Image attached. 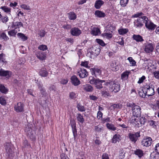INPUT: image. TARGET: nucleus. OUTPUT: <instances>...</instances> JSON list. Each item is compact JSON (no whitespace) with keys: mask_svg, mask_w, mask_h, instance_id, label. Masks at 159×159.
I'll return each instance as SVG.
<instances>
[{"mask_svg":"<svg viewBox=\"0 0 159 159\" xmlns=\"http://www.w3.org/2000/svg\"><path fill=\"white\" fill-rule=\"evenodd\" d=\"M110 85V90L111 92H118L120 90V85L116 80H108V85Z\"/></svg>","mask_w":159,"mask_h":159,"instance_id":"2","label":"nucleus"},{"mask_svg":"<svg viewBox=\"0 0 159 159\" xmlns=\"http://www.w3.org/2000/svg\"><path fill=\"white\" fill-rule=\"evenodd\" d=\"M99 47L100 46L98 45H95L93 47L92 51V54L95 56H98L100 51Z\"/></svg>","mask_w":159,"mask_h":159,"instance_id":"15","label":"nucleus"},{"mask_svg":"<svg viewBox=\"0 0 159 159\" xmlns=\"http://www.w3.org/2000/svg\"><path fill=\"white\" fill-rule=\"evenodd\" d=\"M144 90L145 91V94L148 97L152 96L154 94V88L151 84L146 85Z\"/></svg>","mask_w":159,"mask_h":159,"instance_id":"4","label":"nucleus"},{"mask_svg":"<svg viewBox=\"0 0 159 159\" xmlns=\"http://www.w3.org/2000/svg\"><path fill=\"white\" fill-rule=\"evenodd\" d=\"M84 90L87 92H91L93 90V87L91 85L87 84L84 86Z\"/></svg>","mask_w":159,"mask_h":159,"instance_id":"25","label":"nucleus"},{"mask_svg":"<svg viewBox=\"0 0 159 159\" xmlns=\"http://www.w3.org/2000/svg\"><path fill=\"white\" fill-rule=\"evenodd\" d=\"M141 16L137 19V20H135L134 22V26L136 28H140L142 27L143 24V23L145 22V21L143 19V16Z\"/></svg>","mask_w":159,"mask_h":159,"instance_id":"8","label":"nucleus"},{"mask_svg":"<svg viewBox=\"0 0 159 159\" xmlns=\"http://www.w3.org/2000/svg\"><path fill=\"white\" fill-rule=\"evenodd\" d=\"M104 3V2L101 0H97L95 2L94 7L97 9H99Z\"/></svg>","mask_w":159,"mask_h":159,"instance_id":"21","label":"nucleus"},{"mask_svg":"<svg viewBox=\"0 0 159 159\" xmlns=\"http://www.w3.org/2000/svg\"><path fill=\"white\" fill-rule=\"evenodd\" d=\"M103 114L100 111H98L97 113V117L98 119H100L101 118H102V116Z\"/></svg>","mask_w":159,"mask_h":159,"instance_id":"59","label":"nucleus"},{"mask_svg":"<svg viewBox=\"0 0 159 159\" xmlns=\"http://www.w3.org/2000/svg\"><path fill=\"white\" fill-rule=\"evenodd\" d=\"M136 106V105L133 102L128 103L127 104V106L128 107L131 108L132 109H133L135 106Z\"/></svg>","mask_w":159,"mask_h":159,"instance_id":"55","label":"nucleus"},{"mask_svg":"<svg viewBox=\"0 0 159 159\" xmlns=\"http://www.w3.org/2000/svg\"><path fill=\"white\" fill-rule=\"evenodd\" d=\"M1 8L5 12L10 14L11 11V8L8 7L7 6H4L1 7Z\"/></svg>","mask_w":159,"mask_h":159,"instance_id":"34","label":"nucleus"},{"mask_svg":"<svg viewBox=\"0 0 159 159\" xmlns=\"http://www.w3.org/2000/svg\"><path fill=\"white\" fill-rule=\"evenodd\" d=\"M71 82L75 86H77L80 84V81L75 75L72 76L71 78Z\"/></svg>","mask_w":159,"mask_h":159,"instance_id":"19","label":"nucleus"},{"mask_svg":"<svg viewBox=\"0 0 159 159\" xmlns=\"http://www.w3.org/2000/svg\"><path fill=\"white\" fill-rule=\"evenodd\" d=\"M23 25L21 22H16L13 24L12 27L15 28V29L17 28H19L20 26L23 27Z\"/></svg>","mask_w":159,"mask_h":159,"instance_id":"29","label":"nucleus"},{"mask_svg":"<svg viewBox=\"0 0 159 159\" xmlns=\"http://www.w3.org/2000/svg\"><path fill=\"white\" fill-rule=\"evenodd\" d=\"M129 0H120V3L121 6L124 7L126 6Z\"/></svg>","mask_w":159,"mask_h":159,"instance_id":"47","label":"nucleus"},{"mask_svg":"<svg viewBox=\"0 0 159 159\" xmlns=\"http://www.w3.org/2000/svg\"><path fill=\"white\" fill-rule=\"evenodd\" d=\"M37 58L41 61L45 60L46 58V52L40 51H36L35 52Z\"/></svg>","mask_w":159,"mask_h":159,"instance_id":"6","label":"nucleus"},{"mask_svg":"<svg viewBox=\"0 0 159 159\" xmlns=\"http://www.w3.org/2000/svg\"><path fill=\"white\" fill-rule=\"evenodd\" d=\"M12 72L8 70H5L2 69L0 70V76L5 77L6 78L8 79L11 76Z\"/></svg>","mask_w":159,"mask_h":159,"instance_id":"12","label":"nucleus"},{"mask_svg":"<svg viewBox=\"0 0 159 159\" xmlns=\"http://www.w3.org/2000/svg\"><path fill=\"white\" fill-rule=\"evenodd\" d=\"M77 95L74 92H71L70 93L69 96L70 98L72 99H75L77 97Z\"/></svg>","mask_w":159,"mask_h":159,"instance_id":"49","label":"nucleus"},{"mask_svg":"<svg viewBox=\"0 0 159 159\" xmlns=\"http://www.w3.org/2000/svg\"><path fill=\"white\" fill-rule=\"evenodd\" d=\"M39 74L42 77H45L47 76L48 72L46 68H43L42 69L39 71Z\"/></svg>","mask_w":159,"mask_h":159,"instance_id":"24","label":"nucleus"},{"mask_svg":"<svg viewBox=\"0 0 159 159\" xmlns=\"http://www.w3.org/2000/svg\"><path fill=\"white\" fill-rule=\"evenodd\" d=\"M4 147L6 152L9 153H11L12 152V146L9 143H6L4 144Z\"/></svg>","mask_w":159,"mask_h":159,"instance_id":"18","label":"nucleus"},{"mask_svg":"<svg viewBox=\"0 0 159 159\" xmlns=\"http://www.w3.org/2000/svg\"><path fill=\"white\" fill-rule=\"evenodd\" d=\"M89 62L88 61H82L81 62V65L82 66H84L86 68H89V67L88 66Z\"/></svg>","mask_w":159,"mask_h":159,"instance_id":"50","label":"nucleus"},{"mask_svg":"<svg viewBox=\"0 0 159 159\" xmlns=\"http://www.w3.org/2000/svg\"><path fill=\"white\" fill-rule=\"evenodd\" d=\"M154 77L157 79H159V71H156L153 73Z\"/></svg>","mask_w":159,"mask_h":159,"instance_id":"63","label":"nucleus"},{"mask_svg":"<svg viewBox=\"0 0 159 159\" xmlns=\"http://www.w3.org/2000/svg\"><path fill=\"white\" fill-rule=\"evenodd\" d=\"M152 142V138L150 137H147L146 138H144L142 139L141 142V144L144 147H148L151 145Z\"/></svg>","mask_w":159,"mask_h":159,"instance_id":"7","label":"nucleus"},{"mask_svg":"<svg viewBox=\"0 0 159 159\" xmlns=\"http://www.w3.org/2000/svg\"><path fill=\"white\" fill-rule=\"evenodd\" d=\"M24 105L21 102H18L14 107L15 110L17 112H21L24 111Z\"/></svg>","mask_w":159,"mask_h":159,"instance_id":"14","label":"nucleus"},{"mask_svg":"<svg viewBox=\"0 0 159 159\" xmlns=\"http://www.w3.org/2000/svg\"><path fill=\"white\" fill-rule=\"evenodd\" d=\"M143 14L142 12H140L137 13L136 14H134L132 16V17H141V16H143Z\"/></svg>","mask_w":159,"mask_h":159,"instance_id":"52","label":"nucleus"},{"mask_svg":"<svg viewBox=\"0 0 159 159\" xmlns=\"http://www.w3.org/2000/svg\"><path fill=\"white\" fill-rule=\"evenodd\" d=\"M8 17L7 16H2L1 19L2 22L5 23L8 21Z\"/></svg>","mask_w":159,"mask_h":159,"instance_id":"53","label":"nucleus"},{"mask_svg":"<svg viewBox=\"0 0 159 159\" xmlns=\"http://www.w3.org/2000/svg\"><path fill=\"white\" fill-rule=\"evenodd\" d=\"M4 54L2 53L0 54V62H4L5 59L4 58Z\"/></svg>","mask_w":159,"mask_h":159,"instance_id":"60","label":"nucleus"},{"mask_svg":"<svg viewBox=\"0 0 159 159\" xmlns=\"http://www.w3.org/2000/svg\"><path fill=\"white\" fill-rule=\"evenodd\" d=\"M134 153L138 156L139 158H141L143 156V151L140 149H137L134 151Z\"/></svg>","mask_w":159,"mask_h":159,"instance_id":"27","label":"nucleus"},{"mask_svg":"<svg viewBox=\"0 0 159 159\" xmlns=\"http://www.w3.org/2000/svg\"><path fill=\"white\" fill-rule=\"evenodd\" d=\"M140 120V123L138 124V126H142L144 125L147 121V119L144 117H139Z\"/></svg>","mask_w":159,"mask_h":159,"instance_id":"38","label":"nucleus"},{"mask_svg":"<svg viewBox=\"0 0 159 159\" xmlns=\"http://www.w3.org/2000/svg\"><path fill=\"white\" fill-rule=\"evenodd\" d=\"M91 33L92 34L96 36L100 34V30L99 29L96 27H93L92 28Z\"/></svg>","mask_w":159,"mask_h":159,"instance_id":"20","label":"nucleus"},{"mask_svg":"<svg viewBox=\"0 0 159 159\" xmlns=\"http://www.w3.org/2000/svg\"><path fill=\"white\" fill-rule=\"evenodd\" d=\"M21 7L22 8L25 10H29L30 9V7L25 4L22 5Z\"/></svg>","mask_w":159,"mask_h":159,"instance_id":"58","label":"nucleus"},{"mask_svg":"<svg viewBox=\"0 0 159 159\" xmlns=\"http://www.w3.org/2000/svg\"><path fill=\"white\" fill-rule=\"evenodd\" d=\"M71 34L73 36H79L81 33V31L78 28H73L71 30Z\"/></svg>","mask_w":159,"mask_h":159,"instance_id":"16","label":"nucleus"},{"mask_svg":"<svg viewBox=\"0 0 159 159\" xmlns=\"http://www.w3.org/2000/svg\"><path fill=\"white\" fill-rule=\"evenodd\" d=\"M117 127H121L122 129H126L128 128V126L126 124L122 123V122L118 123L117 124Z\"/></svg>","mask_w":159,"mask_h":159,"instance_id":"40","label":"nucleus"},{"mask_svg":"<svg viewBox=\"0 0 159 159\" xmlns=\"http://www.w3.org/2000/svg\"><path fill=\"white\" fill-rule=\"evenodd\" d=\"M103 37L107 39H110L112 38V34L111 33H105L102 34Z\"/></svg>","mask_w":159,"mask_h":159,"instance_id":"44","label":"nucleus"},{"mask_svg":"<svg viewBox=\"0 0 159 159\" xmlns=\"http://www.w3.org/2000/svg\"><path fill=\"white\" fill-rule=\"evenodd\" d=\"M77 73L80 77L82 78L86 77L88 75V72L86 70L83 68H80Z\"/></svg>","mask_w":159,"mask_h":159,"instance_id":"13","label":"nucleus"},{"mask_svg":"<svg viewBox=\"0 0 159 159\" xmlns=\"http://www.w3.org/2000/svg\"><path fill=\"white\" fill-rule=\"evenodd\" d=\"M132 111L134 117H139L140 115L141 108L139 106L136 105L133 109H132Z\"/></svg>","mask_w":159,"mask_h":159,"instance_id":"10","label":"nucleus"},{"mask_svg":"<svg viewBox=\"0 0 159 159\" xmlns=\"http://www.w3.org/2000/svg\"><path fill=\"white\" fill-rule=\"evenodd\" d=\"M101 94L102 96L105 97H107L110 95L109 92L104 89L101 91Z\"/></svg>","mask_w":159,"mask_h":159,"instance_id":"42","label":"nucleus"},{"mask_svg":"<svg viewBox=\"0 0 159 159\" xmlns=\"http://www.w3.org/2000/svg\"><path fill=\"white\" fill-rule=\"evenodd\" d=\"M0 37L4 40H7L9 39V38L7 36L6 34L4 32L0 34Z\"/></svg>","mask_w":159,"mask_h":159,"instance_id":"41","label":"nucleus"},{"mask_svg":"<svg viewBox=\"0 0 159 159\" xmlns=\"http://www.w3.org/2000/svg\"><path fill=\"white\" fill-rule=\"evenodd\" d=\"M96 41L98 43L102 46H103L105 45V43L102 40L99 39H97Z\"/></svg>","mask_w":159,"mask_h":159,"instance_id":"51","label":"nucleus"},{"mask_svg":"<svg viewBox=\"0 0 159 159\" xmlns=\"http://www.w3.org/2000/svg\"><path fill=\"white\" fill-rule=\"evenodd\" d=\"M143 19L145 21V24L146 27L149 30H153L157 26L152 23L151 20H148L146 16H143Z\"/></svg>","mask_w":159,"mask_h":159,"instance_id":"3","label":"nucleus"},{"mask_svg":"<svg viewBox=\"0 0 159 159\" xmlns=\"http://www.w3.org/2000/svg\"><path fill=\"white\" fill-rule=\"evenodd\" d=\"M38 49L42 51H45L48 48L46 45L44 44L40 45L38 47Z\"/></svg>","mask_w":159,"mask_h":159,"instance_id":"45","label":"nucleus"},{"mask_svg":"<svg viewBox=\"0 0 159 159\" xmlns=\"http://www.w3.org/2000/svg\"><path fill=\"white\" fill-rule=\"evenodd\" d=\"M139 94L140 97H141L143 98H144L146 95H147L146 94H145V93L144 92V90H143L139 92Z\"/></svg>","mask_w":159,"mask_h":159,"instance_id":"54","label":"nucleus"},{"mask_svg":"<svg viewBox=\"0 0 159 159\" xmlns=\"http://www.w3.org/2000/svg\"><path fill=\"white\" fill-rule=\"evenodd\" d=\"M0 103L2 105H5L6 104V98L5 97H0Z\"/></svg>","mask_w":159,"mask_h":159,"instance_id":"39","label":"nucleus"},{"mask_svg":"<svg viewBox=\"0 0 159 159\" xmlns=\"http://www.w3.org/2000/svg\"><path fill=\"white\" fill-rule=\"evenodd\" d=\"M77 120L81 124L83 123L84 120L83 116L80 113L77 114Z\"/></svg>","mask_w":159,"mask_h":159,"instance_id":"33","label":"nucleus"},{"mask_svg":"<svg viewBox=\"0 0 159 159\" xmlns=\"http://www.w3.org/2000/svg\"><path fill=\"white\" fill-rule=\"evenodd\" d=\"M94 14L96 17L99 18L104 17L106 16L104 12L99 10L96 11Z\"/></svg>","mask_w":159,"mask_h":159,"instance_id":"22","label":"nucleus"},{"mask_svg":"<svg viewBox=\"0 0 159 159\" xmlns=\"http://www.w3.org/2000/svg\"><path fill=\"white\" fill-rule=\"evenodd\" d=\"M0 91L2 93L6 94L8 91V89L3 85L0 84Z\"/></svg>","mask_w":159,"mask_h":159,"instance_id":"32","label":"nucleus"},{"mask_svg":"<svg viewBox=\"0 0 159 159\" xmlns=\"http://www.w3.org/2000/svg\"><path fill=\"white\" fill-rule=\"evenodd\" d=\"M17 35L19 38L21 39L23 41H25L27 39V37L22 33H18Z\"/></svg>","mask_w":159,"mask_h":159,"instance_id":"36","label":"nucleus"},{"mask_svg":"<svg viewBox=\"0 0 159 159\" xmlns=\"http://www.w3.org/2000/svg\"><path fill=\"white\" fill-rule=\"evenodd\" d=\"M17 32L16 29L12 30L8 32V34L10 36H11L15 37L16 35Z\"/></svg>","mask_w":159,"mask_h":159,"instance_id":"37","label":"nucleus"},{"mask_svg":"<svg viewBox=\"0 0 159 159\" xmlns=\"http://www.w3.org/2000/svg\"><path fill=\"white\" fill-rule=\"evenodd\" d=\"M89 83L92 84L94 85L95 87L99 90L103 88V85L108 86V80L106 81L105 80H101L94 77H93L92 79L90 80Z\"/></svg>","mask_w":159,"mask_h":159,"instance_id":"1","label":"nucleus"},{"mask_svg":"<svg viewBox=\"0 0 159 159\" xmlns=\"http://www.w3.org/2000/svg\"><path fill=\"white\" fill-rule=\"evenodd\" d=\"M120 135L119 134H115L114 135L112 139V143H116L117 141L120 140Z\"/></svg>","mask_w":159,"mask_h":159,"instance_id":"28","label":"nucleus"},{"mask_svg":"<svg viewBox=\"0 0 159 159\" xmlns=\"http://www.w3.org/2000/svg\"><path fill=\"white\" fill-rule=\"evenodd\" d=\"M106 125L107 129L109 130L113 131L116 130V128L113 124L107 123L106 124Z\"/></svg>","mask_w":159,"mask_h":159,"instance_id":"26","label":"nucleus"},{"mask_svg":"<svg viewBox=\"0 0 159 159\" xmlns=\"http://www.w3.org/2000/svg\"><path fill=\"white\" fill-rule=\"evenodd\" d=\"M60 156L61 159H69L68 157L63 153L61 154Z\"/></svg>","mask_w":159,"mask_h":159,"instance_id":"64","label":"nucleus"},{"mask_svg":"<svg viewBox=\"0 0 159 159\" xmlns=\"http://www.w3.org/2000/svg\"><path fill=\"white\" fill-rule=\"evenodd\" d=\"M127 60L129 61L130 64L133 66L135 65L136 62L131 57H129L127 58Z\"/></svg>","mask_w":159,"mask_h":159,"instance_id":"46","label":"nucleus"},{"mask_svg":"<svg viewBox=\"0 0 159 159\" xmlns=\"http://www.w3.org/2000/svg\"><path fill=\"white\" fill-rule=\"evenodd\" d=\"M38 34L41 37H43L44 36L45 34V33L44 30H41L39 31Z\"/></svg>","mask_w":159,"mask_h":159,"instance_id":"48","label":"nucleus"},{"mask_svg":"<svg viewBox=\"0 0 159 159\" xmlns=\"http://www.w3.org/2000/svg\"><path fill=\"white\" fill-rule=\"evenodd\" d=\"M133 38L137 42H142L143 41L142 37L139 34H134L133 36Z\"/></svg>","mask_w":159,"mask_h":159,"instance_id":"23","label":"nucleus"},{"mask_svg":"<svg viewBox=\"0 0 159 159\" xmlns=\"http://www.w3.org/2000/svg\"><path fill=\"white\" fill-rule=\"evenodd\" d=\"M102 122L103 123H104L105 122H110L111 121L110 118L109 117L102 118Z\"/></svg>","mask_w":159,"mask_h":159,"instance_id":"56","label":"nucleus"},{"mask_svg":"<svg viewBox=\"0 0 159 159\" xmlns=\"http://www.w3.org/2000/svg\"><path fill=\"white\" fill-rule=\"evenodd\" d=\"M132 122L136 127H139L141 126H138V124L140 123V117H133L132 119Z\"/></svg>","mask_w":159,"mask_h":159,"instance_id":"17","label":"nucleus"},{"mask_svg":"<svg viewBox=\"0 0 159 159\" xmlns=\"http://www.w3.org/2000/svg\"><path fill=\"white\" fill-rule=\"evenodd\" d=\"M68 15L69 19L70 20H74L76 18V16L74 12H70Z\"/></svg>","mask_w":159,"mask_h":159,"instance_id":"31","label":"nucleus"},{"mask_svg":"<svg viewBox=\"0 0 159 159\" xmlns=\"http://www.w3.org/2000/svg\"><path fill=\"white\" fill-rule=\"evenodd\" d=\"M125 152H124L123 151L121 150L120 152L119 155V158L121 159L123 158L125 156Z\"/></svg>","mask_w":159,"mask_h":159,"instance_id":"57","label":"nucleus"},{"mask_svg":"<svg viewBox=\"0 0 159 159\" xmlns=\"http://www.w3.org/2000/svg\"><path fill=\"white\" fill-rule=\"evenodd\" d=\"M90 70L92 75H94L97 78L100 76L102 71L100 69L97 68H91Z\"/></svg>","mask_w":159,"mask_h":159,"instance_id":"11","label":"nucleus"},{"mask_svg":"<svg viewBox=\"0 0 159 159\" xmlns=\"http://www.w3.org/2000/svg\"><path fill=\"white\" fill-rule=\"evenodd\" d=\"M129 72L126 71L123 72L121 75V78L123 80H127L128 77Z\"/></svg>","mask_w":159,"mask_h":159,"instance_id":"30","label":"nucleus"},{"mask_svg":"<svg viewBox=\"0 0 159 159\" xmlns=\"http://www.w3.org/2000/svg\"><path fill=\"white\" fill-rule=\"evenodd\" d=\"M77 107L78 110L80 111L83 112L85 111V108L84 107L80 104L79 103H77Z\"/></svg>","mask_w":159,"mask_h":159,"instance_id":"35","label":"nucleus"},{"mask_svg":"<svg viewBox=\"0 0 159 159\" xmlns=\"http://www.w3.org/2000/svg\"><path fill=\"white\" fill-rule=\"evenodd\" d=\"M129 138L131 141L135 143L138 138L140 137L139 133L137 132L134 133H129L128 134Z\"/></svg>","mask_w":159,"mask_h":159,"instance_id":"5","label":"nucleus"},{"mask_svg":"<svg viewBox=\"0 0 159 159\" xmlns=\"http://www.w3.org/2000/svg\"><path fill=\"white\" fill-rule=\"evenodd\" d=\"M145 79V77L143 75L139 79V80L138 82V83L140 84L142 83L143 80Z\"/></svg>","mask_w":159,"mask_h":159,"instance_id":"62","label":"nucleus"},{"mask_svg":"<svg viewBox=\"0 0 159 159\" xmlns=\"http://www.w3.org/2000/svg\"><path fill=\"white\" fill-rule=\"evenodd\" d=\"M144 51L146 53L152 52L154 49V46L152 44L147 43L144 44Z\"/></svg>","mask_w":159,"mask_h":159,"instance_id":"9","label":"nucleus"},{"mask_svg":"<svg viewBox=\"0 0 159 159\" xmlns=\"http://www.w3.org/2000/svg\"><path fill=\"white\" fill-rule=\"evenodd\" d=\"M155 151L159 154V143H157L155 147Z\"/></svg>","mask_w":159,"mask_h":159,"instance_id":"61","label":"nucleus"},{"mask_svg":"<svg viewBox=\"0 0 159 159\" xmlns=\"http://www.w3.org/2000/svg\"><path fill=\"white\" fill-rule=\"evenodd\" d=\"M128 31V30L126 29H120L118 30V32L119 34L121 35H123L127 33Z\"/></svg>","mask_w":159,"mask_h":159,"instance_id":"43","label":"nucleus"}]
</instances>
